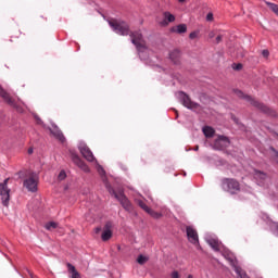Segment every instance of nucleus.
Segmentation results:
<instances>
[{
  "label": "nucleus",
  "mask_w": 278,
  "mask_h": 278,
  "mask_svg": "<svg viewBox=\"0 0 278 278\" xmlns=\"http://www.w3.org/2000/svg\"><path fill=\"white\" fill-rule=\"evenodd\" d=\"M110 27L118 36H130L131 43L135 45L140 60L147 62L149 60V48L142 42V34L140 31H130L129 24L125 21L111 20L109 21Z\"/></svg>",
  "instance_id": "f257e3e1"
},
{
  "label": "nucleus",
  "mask_w": 278,
  "mask_h": 278,
  "mask_svg": "<svg viewBox=\"0 0 278 278\" xmlns=\"http://www.w3.org/2000/svg\"><path fill=\"white\" fill-rule=\"evenodd\" d=\"M27 175H29V178L25 179ZM17 176L20 179H25L23 186L28 192H38V174L36 172L21 170L17 173Z\"/></svg>",
  "instance_id": "f03ea898"
},
{
  "label": "nucleus",
  "mask_w": 278,
  "mask_h": 278,
  "mask_svg": "<svg viewBox=\"0 0 278 278\" xmlns=\"http://www.w3.org/2000/svg\"><path fill=\"white\" fill-rule=\"evenodd\" d=\"M106 190L112 197H115V199L121 203L122 207H124L126 212H134V206L131 205V202L126 194H124L123 192L116 193V191L114 190V188H112V185L110 184H106Z\"/></svg>",
  "instance_id": "7ed1b4c3"
},
{
  "label": "nucleus",
  "mask_w": 278,
  "mask_h": 278,
  "mask_svg": "<svg viewBox=\"0 0 278 278\" xmlns=\"http://www.w3.org/2000/svg\"><path fill=\"white\" fill-rule=\"evenodd\" d=\"M233 92L236 97H239V99H244V101H248V103H251V105H253L254 108H257V110H261V112H264V114H268V112H270V109H268V106H266L262 102L256 101L251 96L244 94L242 90L235 89Z\"/></svg>",
  "instance_id": "20e7f679"
},
{
  "label": "nucleus",
  "mask_w": 278,
  "mask_h": 278,
  "mask_svg": "<svg viewBox=\"0 0 278 278\" xmlns=\"http://www.w3.org/2000/svg\"><path fill=\"white\" fill-rule=\"evenodd\" d=\"M175 97L179 101V103L184 105V108H187V110H199L200 108V104L192 101V99H190V96H188V93L184 91H177L175 93Z\"/></svg>",
  "instance_id": "39448f33"
},
{
  "label": "nucleus",
  "mask_w": 278,
  "mask_h": 278,
  "mask_svg": "<svg viewBox=\"0 0 278 278\" xmlns=\"http://www.w3.org/2000/svg\"><path fill=\"white\" fill-rule=\"evenodd\" d=\"M222 188L230 194H236V192H240V182L233 178H225L222 181Z\"/></svg>",
  "instance_id": "423d86ee"
},
{
  "label": "nucleus",
  "mask_w": 278,
  "mask_h": 278,
  "mask_svg": "<svg viewBox=\"0 0 278 278\" xmlns=\"http://www.w3.org/2000/svg\"><path fill=\"white\" fill-rule=\"evenodd\" d=\"M8 181H10V178H5L3 182H0V199L4 207H8V205H10L11 190L8 188Z\"/></svg>",
  "instance_id": "0eeeda50"
},
{
  "label": "nucleus",
  "mask_w": 278,
  "mask_h": 278,
  "mask_svg": "<svg viewBox=\"0 0 278 278\" xmlns=\"http://www.w3.org/2000/svg\"><path fill=\"white\" fill-rule=\"evenodd\" d=\"M78 150L81 153L83 157H85V160H87V162H97V159L94 157V154L92 153V150H90V148H88L86 142L80 141L78 143Z\"/></svg>",
  "instance_id": "6e6552de"
},
{
  "label": "nucleus",
  "mask_w": 278,
  "mask_h": 278,
  "mask_svg": "<svg viewBox=\"0 0 278 278\" xmlns=\"http://www.w3.org/2000/svg\"><path fill=\"white\" fill-rule=\"evenodd\" d=\"M229 144H230L229 138H227L225 136H218V138L215 139L212 148L215 151H223V150L227 149V147H229Z\"/></svg>",
  "instance_id": "1a4fd4ad"
},
{
  "label": "nucleus",
  "mask_w": 278,
  "mask_h": 278,
  "mask_svg": "<svg viewBox=\"0 0 278 278\" xmlns=\"http://www.w3.org/2000/svg\"><path fill=\"white\" fill-rule=\"evenodd\" d=\"M0 97L4 99L5 103L11 105V108H14L15 110H17V112L23 113V108L18 106V104H16V102L12 100V98H10V94L1 86H0Z\"/></svg>",
  "instance_id": "9d476101"
},
{
  "label": "nucleus",
  "mask_w": 278,
  "mask_h": 278,
  "mask_svg": "<svg viewBox=\"0 0 278 278\" xmlns=\"http://www.w3.org/2000/svg\"><path fill=\"white\" fill-rule=\"evenodd\" d=\"M50 134L54 136L59 142H66V137H64V134H62V130H60V127L55 125V123L51 124V127H48Z\"/></svg>",
  "instance_id": "9b49d317"
},
{
  "label": "nucleus",
  "mask_w": 278,
  "mask_h": 278,
  "mask_svg": "<svg viewBox=\"0 0 278 278\" xmlns=\"http://www.w3.org/2000/svg\"><path fill=\"white\" fill-rule=\"evenodd\" d=\"M71 155H72V161L74 162V164H76V166H79L80 169L84 170V173L90 172V167H88L86 162H84L77 153L72 152Z\"/></svg>",
  "instance_id": "f8f14e48"
},
{
  "label": "nucleus",
  "mask_w": 278,
  "mask_h": 278,
  "mask_svg": "<svg viewBox=\"0 0 278 278\" xmlns=\"http://www.w3.org/2000/svg\"><path fill=\"white\" fill-rule=\"evenodd\" d=\"M253 177L255 181L257 182V186H264L266 181L268 180V175L262 170L254 169Z\"/></svg>",
  "instance_id": "ddd939ff"
},
{
  "label": "nucleus",
  "mask_w": 278,
  "mask_h": 278,
  "mask_svg": "<svg viewBox=\"0 0 278 278\" xmlns=\"http://www.w3.org/2000/svg\"><path fill=\"white\" fill-rule=\"evenodd\" d=\"M112 222H106L102 230L101 239L103 242H108L112 238Z\"/></svg>",
  "instance_id": "4468645a"
},
{
  "label": "nucleus",
  "mask_w": 278,
  "mask_h": 278,
  "mask_svg": "<svg viewBox=\"0 0 278 278\" xmlns=\"http://www.w3.org/2000/svg\"><path fill=\"white\" fill-rule=\"evenodd\" d=\"M187 238L191 244H199V235L192 227H187Z\"/></svg>",
  "instance_id": "2eb2a0df"
},
{
  "label": "nucleus",
  "mask_w": 278,
  "mask_h": 278,
  "mask_svg": "<svg viewBox=\"0 0 278 278\" xmlns=\"http://www.w3.org/2000/svg\"><path fill=\"white\" fill-rule=\"evenodd\" d=\"M169 23H175V16L170 12L165 11L163 13V21L160 23V25L162 27H167Z\"/></svg>",
  "instance_id": "dca6fc26"
},
{
  "label": "nucleus",
  "mask_w": 278,
  "mask_h": 278,
  "mask_svg": "<svg viewBox=\"0 0 278 278\" xmlns=\"http://www.w3.org/2000/svg\"><path fill=\"white\" fill-rule=\"evenodd\" d=\"M96 163V168L97 172L99 173V175L102 177V180L104 181V186H108V177L105 176V169L103 168V166H101V164H99V161H94Z\"/></svg>",
  "instance_id": "f3484780"
},
{
  "label": "nucleus",
  "mask_w": 278,
  "mask_h": 278,
  "mask_svg": "<svg viewBox=\"0 0 278 278\" xmlns=\"http://www.w3.org/2000/svg\"><path fill=\"white\" fill-rule=\"evenodd\" d=\"M172 34H186L188 31V26L186 24H179L169 29Z\"/></svg>",
  "instance_id": "a211bd4d"
},
{
  "label": "nucleus",
  "mask_w": 278,
  "mask_h": 278,
  "mask_svg": "<svg viewBox=\"0 0 278 278\" xmlns=\"http://www.w3.org/2000/svg\"><path fill=\"white\" fill-rule=\"evenodd\" d=\"M67 271L70 273V278H81V275L79 274V271H77V268L74 267L73 264L67 263Z\"/></svg>",
  "instance_id": "6ab92c4d"
},
{
  "label": "nucleus",
  "mask_w": 278,
  "mask_h": 278,
  "mask_svg": "<svg viewBox=\"0 0 278 278\" xmlns=\"http://www.w3.org/2000/svg\"><path fill=\"white\" fill-rule=\"evenodd\" d=\"M179 58H181V52L177 49L174 51L169 52V59L174 64H179Z\"/></svg>",
  "instance_id": "aec40b11"
},
{
  "label": "nucleus",
  "mask_w": 278,
  "mask_h": 278,
  "mask_svg": "<svg viewBox=\"0 0 278 278\" xmlns=\"http://www.w3.org/2000/svg\"><path fill=\"white\" fill-rule=\"evenodd\" d=\"M202 131L205 138H214V134H216V131L212 128V126H204L202 128Z\"/></svg>",
  "instance_id": "412c9836"
},
{
  "label": "nucleus",
  "mask_w": 278,
  "mask_h": 278,
  "mask_svg": "<svg viewBox=\"0 0 278 278\" xmlns=\"http://www.w3.org/2000/svg\"><path fill=\"white\" fill-rule=\"evenodd\" d=\"M268 225H269V229H270L271 233L274 236H276V238H278V223L269 220Z\"/></svg>",
  "instance_id": "4be33fe9"
},
{
  "label": "nucleus",
  "mask_w": 278,
  "mask_h": 278,
  "mask_svg": "<svg viewBox=\"0 0 278 278\" xmlns=\"http://www.w3.org/2000/svg\"><path fill=\"white\" fill-rule=\"evenodd\" d=\"M136 203L137 205H139V207H141V210H143V212H147V213L150 212L151 207H149L147 203H144V201L136 200Z\"/></svg>",
  "instance_id": "5701e85b"
},
{
  "label": "nucleus",
  "mask_w": 278,
  "mask_h": 278,
  "mask_svg": "<svg viewBox=\"0 0 278 278\" xmlns=\"http://www.w3.org/2000/svg\"><path fill=\"white\" fill-rule=\"evenodd\" d=\"M45 229H47V231H53V229H58V223L49 222L45 225Z\"/></svg>",
  "instance_id": "b1692460"
},
{
  "label": "nucleus",
  "mask_w": 278,
  "mask_h": 278,
  "mask_svg": "<svg viewBox=\"0 0 278 278\" xmlns=\"http://www.w3.org/2000/svg\"><path fill=\"white\" fill-rule=\"evenodd\" d=\"M266 5H268L269 10H271V12H274V14H276V16H278V4H275L273 2H265Z\"/></svg>",
  "instance_id": "393cba45"
},
{
  "label": "nucleus",
  "mask_w": 278,
  "mask_h": 278,
  "mask_svg": "<svg viewBox=\"0 0 278 278\" xmlns=\"http://www.w3.org/2000/svg\"><path fill=\"white\" fill-rule=\"evenodd\" d=\"M147 214H149L152 218H162V213L155 212L152 208H150V211L147 212Z\"/></svg>",
  "instance_id": "a878e982"
},
{
  "label": "nucleus",
  "mask_w": 278,
  "mask_h": 278,
  "mask_svg": "<svg viewBox=\"0 0 278 278\" xmlns=\"http://www.w3.org/2000/svg\"><path fill=\"white\" fill-rule=\"evenodd\" d=\"M148 257L147 256H144V255H142V254H140L139 256H138V258H137V262H138V264H144V263H147L148 262Z\"/></svg>",
  "instance_id": "bb28decb"
},
{
  "label": "nucleus",
  "mask_w": 278,
  "mask_h": 278,
  "mask_svg": "<svg viewBox=\"0 0 278 278\" xmlns=\"http://www.w3.org/2000/svg\"><path fill=\"white\" fill-rule=\"evenodd\" d=\"M190 40H194V38H199V30H194L189 34Z\"/></svg>",
  "instance_id": "cd10ccee"
},
{
  "label": "nucleus",
  "mask_w": 278,
  "mask_h": 278,
  "mask_svg": "<svg viewBox=\"0 0 278 278\" xmlns=\"http://www.w3.org/2000/svg\"><path fill=\"white\" fill-rule=\"evenodd\" d=\"M59 179L60 181H64V179H66V172L63 169L59 173Z\"/></svg>",
  "instance_id": "c85d7f7f"
},
{
  "label": "nucleus",
  "mask_w": 278,
  "mask_h": 278,
  "mask_svg": "<svg viewBox=\"0 0 278 278\" xmlns=\"http://www.w3.org/2000/svg\"><path fill=\"white\" fill-rule=\"evenodd\" d=\"M206 21H208V22L214 21V14L213 13H207Z\"/></svg>",
  "instance_id": "c756f323"
},
{
  "label": "nucleus",
  "mask_w": 278,
  "mask_h": 278,
  "mask_svg": "<svg viewBox=\"0 0 278 278\" xmlns=\"http://www.w3.org/2000/svg\"><path fill=\"white\" fill-rule=\"evenodd\" d=\"M262 55L263 58H268V55H270V52L268 50H263Z\"/></svg>",
  "instance_id": "7c9ffc66"
},
{
  "label": "nucleus",
  "mask_w": 278,
  "mask_h": 278,
  "mask_svg": "<svg viewBox=\"0 0 278 278\" xmlns=\"http://www.w3.org/2000/svg\"><path fill=\"white\" fill-rule=\"evenodd\" d=\"M223 40V35H219L216 37V43H220V41Z\"/></svg>",
  "instance_id": "2f4dec72"
},
{
  "label": "nucleus",
  "mask_w": 278,
  "mask_h": 278,
  "mask_svg": "<svg viewBox=\"0 0 278 278\" xmlns=\"http://www.w3.org/2000/svg\"><path fill=\"white\" fill-rule=\"evenodd\" d=\"M172 278H179V273L178 271H173L172 273Z\"/></svg>",
  "instance_id": "473e14b6"
},
{
  "label": "nucleus",
  "mask_w": 278,
  "mask_h": 278,
  "mask_svg": "<svg viewBox=\"0 0 278 278\" xmlns=\"http://www.w3.org/2000/svg\"><path fill=\"white\" fill-rule=\"evenodd\" d=\"M235 71H242V64H237L235 67Z\"/></svg>",
  "instance_id": "72a5a7b5"
},
{
  "label": "nucleus",
  "mask_w": 278,
  "mask_h": 278,
  "mask_svg": "<svg viewBox=\"0 0 278 278\" xmlns=\"http://www.w3.org/2000/svg\"><path fill=\"white\" fill-rule=\"evenodd\" d=\"M35 118H36L38 125H42V119H40V117H38V115H35Z\"/></svg>",
  "instance_id": "f704fd0d"
},
{
  "label": "nucleus",
  "mask_w": 278,
  "mask_h": 278,
  "mask_svg": "<svg viewBox=\"0 0 278 278\" xmlns=\"http://www.w3.org/2000/svg\"><path fill=\"white\" fill-rule=\"evenodd\" d=\"M31 153H34V148L28 149V155H31Z\"/></svg>",
  "instance_id": "c9c22d12"
},
{
  "label": "nucleus",
  "mask_w": 278,
  "mask_h": 278,
  "mask_svg": "<svg viewBox=\"0 0 278 278\" xmlns=\"http://www.w3.org/2000/svg\"><path fill=\"white\" fill-rule=\"evenodd\" d=\"M208 38H214V31H211V33L208 34Z\"/></svg>",
  "instance_id": "e433bc0d"
},
{
  "label": "nucleus",
  "mask_w": 278,
  "mask_h": 278,
  "mask_svg": "<svg viewBox=\"0 0 278 278\" xmlns=\"http://www.w3.org/2000/svg\"><path fill=\"white\" fill-rule=\"evenodd\" d=\"M101 231V227L96 228V233H99Z\"/></svg>",
  "instance_id": "4c0bfd02"
},
{
  "label": "nucleus",
  "mask_w": 278,
  "mask_h": 278,
  "mask_svg": "<svg viewBox=\"0 0 278 278\" xmlns=\"http://www.w3.org/2000/svg\"><path fill=\"white\" fill-rule=\"evenodd\" d=\"M178 2H179V3H185V2H186V0H178Z\"/></svg>",
  "instance_id": "58836bf2"
},
{
  "label": "nucleus",
  "mask_w": 278,
  "mask_h": 278,
  "mask_svg": "<svg viewBox=\"0 0 278 278\" xmlns=\"http://www.w3.org/2000/svg\"><path fill=\"white\" fill-rule=\"evenodd\" d=\"M193 151H199V146H197V147L193 149Z\"/></svg>",
  "instance_id": "ea45409f"
},
{
  "label": "nucleus",
  "mask_w": 278,
  "mask_h": 278,
  "mask_svg": "<svg viewBox=\"0 0 278 278\" xmlns=\"http://www.w3.org/2000/svg\"><path fill=\"white\" fill-rule=\"evenodd\" d=\"M233 121H235V123H237V124H238V118L233 117Z\"/></svg>",
  "instance_id": "a19ab883"
},
{
  "label": "nucleus",
  "mask_w": 278,
  "mask_h": 278,
  "mask_svg": "<svg viewBox=\"0 0 278 278\" xmlns=\"http://www.w3.org/2000/svg\"><path fill=\"white\" fill-rule=\"evenodd\" d=\"M265 218L268 220L269 219L268 215H265Z\"/></svg>",
  "instance_id": "79ce46f5"
},
{
  "label": "nucleus",
  "mask_w": 278,
  "mask_h": 278,
  "mask_svg": "<svg viewBox=\"0 0 278 278\" xmlns=\"http://www.w3.org/2000/svg\"><path fill=\"white\" fill-rule=\"evenodd\" d=\"M187 278H192V275H189Z\"/></svg>",
  "instance_id": "37998d69"
}]
</instances>
